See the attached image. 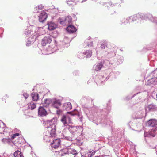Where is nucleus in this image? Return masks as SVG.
Wrapping results in <instances>:
<instances>
[{
	"label": "nucleus",
	"instance_id": "obj_1",
	"mask_svg": "<svg viewBox=\"0 0 157 157\" xmlns=\"http://www.w3.org/2000/svg\"><path fill=\"white\" fill-rule=\"evenodd\" d=\"M106 46L109 49V53H113L116 52L117 51V48L114 44H109L107 45L105 41L101 44L100 48L102 49H105Z\"/></svg>",
	"mask_w": 157,
	"mask_h": 157
},
{
	"label": "nucleus",
	"instance_id": "obj_2",
	"mask_svg": "<svg viewBox=\"0 0 157 157\" xmlns=\"http://www.w3.org/2000/svg\"><path fill=\"white\" fill-rule=\"evenodd\" d=\"M72 21L71 17V16L66 17L63 20L60 21L61 24L63 25H68L70 24Z\"/></svg>",
	"mask_w": 157,
	"mask_h": 157
},
{
	"label": "nucleus",
	"instance_id": "obj_3",
	"mask_svg": "<svg viewBox=\"0 0 157 157\" xmlns=\"http://www.w3.org/2000/svg\"><path fill=\"white\" fill-rule=\"evenodd\" d=\"M53 140L52 143H51V145L52 148H58L61 142L60 140L59 139H56L54 140L52 139Z\"/></svg>",
	"mask_w": 157,
	"mask_h": 157
},
{
	"label": "nucleus",
	"instance_id": "obj_4",
	"mask_svg": "<svg viewBox=\"0 0 157 157\" xmlns=\"http://www.w3.org/2000/svg\"><path fill=\"white\" fill-rule=\"evenodd\" d=\"M61 105V102L59 100L54 99L52 101V106L58 109Z\"/></svg>",
	"mask_w": 157,
	"mask_h": 157
},
{
	"label": "nucleus",
	"instance_id": "obj_5",
	"mask_svg": "<svg viewBox=\"0 0 157 157\" xmlns=\"http://www.w3.org/2000/svg\"><path fill=\"white\" fill-rule=\"evenodd\" d=\"M48 15L47 13L45 11H42L39 16V20L40 22H43L46 19Z\"/></svg>",
	"mask_w": 157,
	"mask_h": 157
},
{
	"label": "nucleus",
	"instance_id": "obj_6",
	"mask_svg": "<svg viewBox=\"0 0 157 157\" xmlns=\"http://www.w3.org/2000/svg\"><path fill=\"white\" fill-rule=\"evenodd\" d=\"M38 114L40 116H45L48 114L46 110L42 107H40L38 109Z\"/></svg>",
	"mask_w": 157,
	"mask_h": 157
},
{
	"label": "nucleus",
	"instance_id": "obj_7",
	"mask_svg": "<svg viewBox=\"0 0 157 157\" xmlns=\"http://www.w3.org/2000/svg\"><path fill=\"white\" fill-rule=\"evenodd\" d=\"M68 122L67 121V118L65 115H63L61 119V122L64 124L66 125L68 123L72 124V122L71 121V120L70 117H68Z\"/></svg>",
	"mask_w": 157,
	"mask_h": 157
},
{
	"label": "nucleus",
	"instance_id": "obj_8",
	"mask_svg": "<svg viewBox=\"0 0 157 157\" xmlns=\"http://www.w3.org/2000/svg\"><path fill=\"white\" fill-rule=\"evenodd\" d=\"M146 124L148 126L154 127L157 124V121L155 119H151L148 121Z\"/></svg>",
	"mask_w": 157,
	"mask_h": 157
},
{
	"label": "nucleus",
	"instance_id": "obj_9",
	"mask_svg": "<svg viewBox=\"0 0 157 157\" xmlns=\"http://www.w3.org/2000/svg\"><path fill=\"white\" fill-rule=\"evenodd\" d=\"M67 30L70 33H74L76 31V28L72 25H69L67 28Z\"/></svg>",
	"mask_w": 157,
	"mask_h": 157
},
{
	"label": "nucleus",
	"instance_id": "obj_10",
	"mask_svg": "<svg viewBox=\"0 0 157 157\" xmlns=\"http://www.w3.org/2000/svg\"><path fill=\"white\" fill-rule=\"evenodd\" d=\"M103 65L101 63H99L96 65H94V68L95 71H97L100 70L102 68Z\"/></svg>",
	"mask_w": 157,
	"mask_h": 157
},
{
	"label": "nucleus",
	"instance_id": "obj_11",
	"mask_svg": "<svg viewBox=\"0 0 157 157\" xmlns=\"http://www.w3.org/2000/svg\"><path fill=\"white\" fill-rule=\"evenodd\" d=\"M31 96L33 101H36L39 98V95L37 93H32L31 94Z\"/></svg>",
	"mask_w": 157,
	"mask_h": 157
},
{
	"label": "nucleus",
	"instance_id": "obj_12",
	"mask_svg": "<svg viewBox=\"0 0 157 157\" xmlns=\"http://www.w3.org/2000/svg\"><path fill=\"white\" fill-rule=\"evenodd\" d=\"M57 27V25L55 23L50 22V31L54 30Z\"/></svg>",
	"mask_w": 157,
	"mask_h": 157
},
{
	"label": "nucleus",
	"instance_id": "obj_13",
	"mask_svg": "<svg viewBox=\"0 0 157 157\" xmlns=\"http://www.w3.org/2000/svg\"><path fill=\"white\" fill-rule=\"evenodd\" d=\"M50 135L51 136H50V139H51V138L52 139L53 137H55L56 136V129L55 128V126H54V128H52V129Z\"/></svg>",
	"mask_w": 157,
	"mask_h": 157
},
{
	"label": "nucleus",
	"instance_id": "obj_14",
	"mask_svg": "<svg viewBox=\"0 0 157 157\" xmlns=\"http://www.w3.org/2000/svg\"><path fill=\"white\" fill-rule=\"evenodd\" d=\"M28 108L31 110L33 109L36 107V104L32 102L28 104Z\"/></svg>",
	"mask_w": 157,
	"mask_h": 157
},
{
	"label": "nucleus",
	"instance_id": "obj_15",
	"mask_svg": "<svg viewBox=\"0 0 157 157\" xmlns=\"http://www.w3.org/2000/svg\"><path fill=\"white\" fill-rule=\"evenodd\" d=\"M13 155L14 157H24L22 153L18 150L16 151Z\"/></svg>",
	"mask_w": 157,
	"mask_h": 157
},
{
	"label": "nucleus",
	"instance_id": "obj_16",
	"mask_svg": "<svg viewBox=\"0 0 157 157\" xmlns=\"http://www.w3.org/2000/svg\"><path fill=\"white\" fill-rule=\"evenodd\" d=\"M156 109L155 106L152 104L149 105L147 107V109L149 111H153L155 110Z\"/></svg>",
	"mask_w": 157,
	"mask_h": 157
},
{
	"label": "nucleus",
	"instance_id": "obj_17",
	"mask_svg": "<svg viewBox=\"0 0 157 157\" xmlns=\"http://www.w3.org/2000/svg\"><path fill=\"white\" fill-rule=\"evenodd\" d=\"M65 109L67 111L69 110L72 109V105L71 103L68 102L67 104H65Z\"/></svg>",
	"mask_w": 157,
	"mask_h": 157
},
{
	"label": "nucleus",
	"instance_id": "obj_18",
	"mask_svg": "<svg viewBox=\"0 0 157 157\" xmlns=\"http://www.w3.org/2000/svg\"><path fill=\"white\" fill-rule=\"evenodd\" d=\"M43 104L44 107H48L49 106V99H45Z\"/></svg>",
	"mask_w": 157,
	"mask_h": 157
},
{
	"label": "nucleus",
	"instance_id": "obj_19",
	"mask_svg": "<svg viewBox=\"0 0 157 157\" xmlns=\"http://www.w3.org/2000/svg\"><path fill=\"white\" fill-rule=\"evenodd\" d=\"M92 52L91 50H86V52L85 55H86L87 58H89L92 56Z\"/></svg>",
	"mask_w": 157,
	"mask_h": 157
},
{
	"label": "nucleus",
	"instance_id": "obj_20",
	"mask_svg": "<svg viewBox=\"0 0 157 157\" xmlns=\"http://www.w3.org/2000/svg\"><path fill=\"white\" fill-rule=\"evenodd\" d=\"M43 8L44 6H43L41 5H40L36 6L35 7V9L36 10H40L43 9Z\"/></svg>",
	"mask_w": 157,
	"mask_h": 157
},
{
	"label": "nucleus",
	"instance_id": "obj_21",
	"mask_svg": "<svg viewBox=\"0 0 157 157\" xmlns=\"http://www.w3.org/2000/svg\"><path fill=\"white\" fill-rule=\"evenodd\" d=\"M149 134L152 137H154L155 135V130H153L150 131L149 132Z\"/></svg>",
	"mask_w": 157,
	"mask_h": 157
},
{
	"label": "nucleus",
	"instance_id": "obj_22",
	"mask_svg": "<svg viewBox=\"0 0 157 157\" xmlns=\"http://www.w3.org/2000/svg\"><path fill=\"white\" fill-rule=\"evenodd\" d=\"M20 135L18 133H16L15 134H13L11 137V139L12 140L14 139L16 136H18Z\"/></svg>",
	"mask_w": 157,
	"mask_h": 157
},
{
	"label": "nucleus",
	"instance_id": "obj_23",
	"mask_svg": "<svg viewBox=\"0 0 157 157\" xmlns=\"http://www.w3.org/2000/svg\"><path fill=\"white\" fill-rule=\"evenodd\" d=\"M10 139L8 138H3L2 140V141L4 143L6 142H10Z\"/></svg>",
	"mask_w": 157,
	"mask_h": 157
},
{
	"label": "nucleus",
	"instance_id": "obj_24",
	"mask_svg": "<svg viewBox=\"0 0 157 157\" xmlns=\"http://www.w3.org/2000/svg\"><path fill=\"white\" fill-rule=\"evenodd\" d=\"M23 95L25 99H26L29 96L28 94L26 93H24L23 94Z\"/></svg>",
	"mask_w": 157,
	"mask_h": 157
},
{
	"label": "nucleus",
	"instance_id": "obj_25",
	"mask_svg": "<svg viewBox=\"0 0 157 157\" xmlns=\"http://www.w3.org/2000/svg\"><path fill=\"white\" fill-rule=\"evenodd\" d=\"M62 112V111L60 110V109H58L56 111V114L58 115H59Z\"/></svg>",
	"mask_w": 157,
	"mask_h": 157
},
{
	"label": "nucleus",
	"instance_id": "obj_26",
	"mask_svg": "<svg viewBox=\"0 0 157 157\" xmlns=\"http://www.w3.org/2000/svg\"><path fill=\"white\" fill-rule=\"evenodd\" d=\"M71 153L73 155H76L77 154V153L75 150H73L72 151Z\"/></svg>",
	"mask_w": 157,
	"mask_h": 157
},
{
	"label": "nucleus",
	"instance_id": "obj_27",
	"mask_svg": "<svg viewBox=\"0 0 157 157\" xmlns=\"http://www.w3.org/2000/svg\"><path fill=\"white\" fill-rule=\"evenodd\" d=\"M67 113L68 114H71V115H73V116H74V115H75L76 114H73L72 112H67Z\"/></svg>",
	"mask_w": 157,
	"mask_h": 157
},
{
	"label": "nucleus",
	"instance_id": "obj_28",
	"mask_svg": "<svg viewBox=\"0 0 157 157\" xmlns=\"http://www.w3.org/2000/svg\"><path fill=\"white\" fill-rule=\"evenodd\" d=\"M2 124H1L0 123V129H3V128L2 127V126H2Z\"/></svg>",
	"mask_w": 157,
	"mask_h": 157
},
{
	"label": "nucleus",
	"instance_id": "obj_29",
	"mask_svg": "<svg viewBox=\"0 0 157 157\" xmlns=\"http://www.w3.org/2000/svg\"><path fill=\"white\" fill-rule=\"evenodd\" d=\"M47 25H48V30H49V23H47Z\"/></svg>",
	"mask_w": 157,
	"mask_h": 157
},
{
	"label": "nucleus",
	"instance_id": "obj_30",
	"mask_svg": "<svg viewBox=\"0 0 157 157\" xmlns=\"http://www.w3.org/2000/svg\"><path fill=\"white\" fill-rule=\"evenodd\" d=\"M5 129H4V130H3V134H5V132H5V131H6V130H5Z\"/></svg>",
	"mask_w": 157,
	"mask_h": 157
},
{
	"label": "nucleus",
	"instance_id": "obj_31",
	"mask_svg": "<svg viewBox=\"0 0 157 157\" xmlns=\"http://www.w3.org/2000/svg\"><path fill=\"white\" fill-rule=\"evenodd\" d=\"M48 122V121H45V122L44 123V124H46L47 122Z\"/></svg>",
	"mask_w": 157,
	"mask_h": 157
},
{
	"label": "nucleus",
	"instance_id": "obj_32",
	"mask_svg": "<svg viewBox=\"0 0 157 157\" xmlns=\"http://www.w3.org/2000/svg\"><path fill=\"white\" fill-rule=\"evenodd\" d=\"M42 45H43V46H45V45L43 43Z\"/></svg>",
	"mask_w": 157,
	"mask_h": 157
}]
</instances>
